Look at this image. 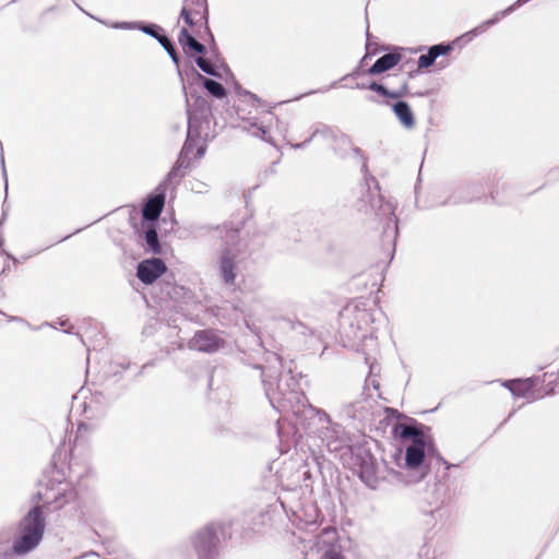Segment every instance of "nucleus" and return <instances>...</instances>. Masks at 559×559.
I'll use <instances>...</instances> for the list:
<instances>
[{
    "mask_svg": "<svg viewBox=\"0 0 559 559\" xmlns=\"http://www.w3.org/2000/svg\"><path fill=\"white\" fill-rule=\"evenodd\" d=\"M204 1L186 0L181 16L189 26L197 25L204 20Z\"/></svg>",
    "mask_w": 559,
    "mask_h": 559,
    "instance_id": "obj_5",
    "label": "nucleus"
},
{
    "mask_svg": "<svg viewBox=\"0 0 559 559\" xmlns=\"http://www.w3.org/2000/svg\"><path fill=\"white\" fill-rule=\"evenodd\" d=\"M238 254L235 250L223 251L218 259V267L225 283L231 284L236 278V264Z\"/></svg>",
    "mask_w": 559,
    "mask_h": 559,
    "instance_id": "obj_4",
    "label": "nucleus"
},
{
    "mask_svg": "<svg viewBox=\"0 0 559 559\" xmlns=\"http://www.w3.org/2000/svg\"><path fill=\"white\" fill-rule=\"evenodd\" d=\"M143 31L152 36H155L158 38L159 43L163 45V47L168 51V53L170 55L171 59L178 63V59H177V56L174 51V48L170 44V41L164 37V36H157L154 31L151 28V27H143Z\"/></svg>",
    "mask_w": 559,
    "mask_h": 559,
    "instance_id": "obj_13",
    "label": "nucleus"
},
{
    "mask_svg": "<svg viewBox=\"0 0 559 559\" xmlns=\"http://www.w3.org/2000/svg\"><path fill=\"white\" fill-rule=\"evenodd\" d=\"M400 449L395 455L397 471L392 475L404 485L423 480L430 471V461L437 453L432 436L419 426L400 424L395 427Z\"/></svg>",
    "mask_w": 559,
    "mask_h": 559,
    "instance_id": "obj_1",
    "label": "nucleus"
},
{
    "mask_svg": "<svg viewBox=\"0 0 559 559\" xmlns=\"http://www.w3.org/2000/svg\"><path fill=\"white\" fill-rule=\"evenodd\" d=\"M370 88H371L372 91H376V92H378V93L382 94V95H388L386 90H385L382 85H380V84L372 83V84L370 85Z\"/></svg>",
    "mask_w": 559,
    "mask_h": 559,
    "instance_id": "obj_18",
    "label": "nucleus"
},
{
    "mask_svg": "<svg viewBox=\"0 0 559 559\" xmlns=\"http://www.w3.org/2000/svg\"><path fill=\"white\" fill-rule=\"evenodd\" d=\"M190 346L200 352H212L221 346V338L214 332L202 331L194 335Z\"/></svg>",
    "mask_w": 559,
    "mask_h": 559,
    "instance_id": "obj_6",
    "label": "nucleus"
},
{
    "mask_svg": "<svg viewBox=\"0 0 559 559\" xmlns=\"http://www.w3.org/2000/svg\"><path fill=\"white\" fill-rule=\"evenodd\" d=\"M498 21V17L493 19V20H489L487 22H485L481 26L475 28L472 34L473 36L477 35L478 33L480 32H484L487 27H489L490 25L495 24L496 22Z\"/></svg>",
    "mask_w": 559,
    "mask_h": 559,
    "instance_id": "obj_17",
    "label": "nucleus"
},
{
    "mask_svg": "<svg viewBox=\"0 0 559 559\" xmlns=\"http://www.w3.org/2000/svg\"><path fill=\"white\" fill-rule=\"evenodd\" d=\"M164 205V195L157 194L151 198L144 206L143 215L146 219H156Z\"/></svg>",
    "mask_w": 559,
    "mask_h": 559,
    "instance_id": "obj_10",
    "label": "nucleus"
},
{
    "mask_svg": "<svg viewBox=\"0 0 559 559\" xmlns=\"http://www.w3.org/2000/svg\"><path fill=\"white\" fill-rule=\"evenodd\" d=\"M401 60L400 55L396 53H388L381 57L376 61V63L370 68V73L378 74L382 73L386 70L392 69L394 66L399 63Z\"/></svg>",
    "mask_w": 559,
    "mask_h": 559,
    "instance_id": "obj_9",
    "label": "nucleus"
},
{
    "mask_svg": "<svg viewBox=\"0 0 559 559\" xmlns=\"http://www.w3.org/2000/svg\"><path fill=\"white\" fill-rule=\"evenodd\" d=\"M197 64L205 73L214 75V76H221V73L218 72V70L214 66H212L209 61H206L204 58L199 57L197 59Z\"/></svg>",
    "mask_w": 559,
    "mask_h": 559,
    "instance_id": "obj_15",
    "label": "nucleus"
},
{
    "mask_svg": "<svg viewBox=\"0 0 559 559\" xmlns=\"http://www.w3.org/2000/svg\"><path fill=\"white\" fill-rule=\"evenodd\" d=\"M330 559H343V558H342V557H340V556H333V557H331Z\"/></svg>",
    "mask_w": 559,
    "mask_h": 559,
    "instance_id": "obj_24",
    "label": "nucleus"
},
{
    "mask_svg": "<svg viewBox=\"0 0 559 559\" xmlns=\"http://www.w3.org/2000/svg\"><path fill=\"white\" fill-rule=\"evenodd\" d=\"M450 50L449 46L443 45H436L432 46L427 55H421L418 59V67L419 68H428L431 66L437 57L441 55H445Z\"/></svg>",
    "mask_w": 559,
    "mask_h": 559,
    "instance_id": "obj_11",
    "label": "nucleus"
},
{
    "mask_svg": "<svg viewBox=\"0 0 559 559\" xmlns=\"http://www.w3.org/2000/svg\"><path fill=\"white\" fill-rule=\"evenodd\" d=\"M44 520L39 508H34L23 519L19 526L17 534L13 543V549L16 554H25L34 549L40 542L44 533Z\"/></svg>",
    "mask_w": 559,
    "mask_h": 559,
    "instance_id": "obj_2",
    "label": "nucleus"
},
{
    "mask_svg": "<svg viewBox=\"0 0 559 559\" xmlns=\"http://www.w3.org/2000/svg\"><path fill=\"white\" fill-rule=\"evenodd\" d=\"M179 43L186 49L189 48L194 52L201 53L204 50V46L194 39V37L183 27L179 35Z\"/></svg>",
    "mask_w": 559,
    "mask_h": 559,
    "instance_id": "obj_12",
    "label": "nucleus"
},
{
    "mask_svg": "<svg viewBox=\"0 0 559 559\" xmlns=\"http://www.w3.org/2000/svg\"><path fill=\"white\" fill-rule=\"evenodd\" d=\"M515 5L509 8L507 11L502 12L501 15H506L507 13L511 12Z\"/></svg>",
    "mask_w": 559,
    "mask_h": 559,
    "instance_id": "obj_20",
    "label": "nucleus"
},
{
    "mask_svg": "<svg viewBox=\"0 0 559 559\" xmlns=\"http://www.w3.org/2000/svg\"><path fill=\"white\" fill-rule=\"evenodd\" d=\"M112 27H115V28H129V27H131V25L128 24V23H122V24H114Z\"/></svg>",
    "mask_w": 559,
    "mask_h": 559,
    "instance_id": "obj_19",
    "label": "nucleus"
},
{
    "mask_svg": "<svg viewBox=\"0 0 559 559\" xmlns=\"http://www.w3.org/2000/svg\"><path fill=\"white\" fill-rule=\"evenodd\" d=\"M393 111L405 128L412 129L415 126L414 115L408 104L399 102L393 105Z\"/></svg>",
    "mask_w": 559,
    "mask_h": 559,
    "instance_id": "obj_7",
    "label": "nucleus"
},
{
    "mask_svg": "<svg viewBox=\"0 0 559 559\" xmlns=\"http://www.w3.org/2000/svg\"><path fill=\"white\" fill-rule=\"evenodd\" d=\"M528 0H519L515 5H521L522 3L527 2Z\"/></svg>",
    "mask_w": 559,
    "mask_h": 559,
    "instance_id": "obj_21",
    "label": "nucleus"
},
{
    "mask_svg": "<svg viewBox=\"0 0 559 559\" xmlns=\"http://www.w3.org/2000/svg\"><path fill=\"white\" fill-rule=\"evenodd\" d=\"M166 272L165 263L157 258L142 261L138 266V277L144 284H152Z\"/></svg>",
    "mask_w": 559,
    "mask_h": 559,
    "instance_id": "obj_3",
    "label": "nucleus"
},
{
    "mask_svg": "<svg viewBox=\"0 0 559 559\" xmlns=\"http://www.w3.org/2000/svg\"><path fill=\"white\" fill-rule=\"evenodd\" d=\"M203 534L209 538L211 537V532H204Z\"/></svg>",
    "mask_w": 559,
    "mask_h": 559,
    "instance_id": "obj_23",
    "label": "nucleus"
},
{
    "mask_svg": "<svg viewBox=\"0 0 559 559\" xmlns=\"http://www.w3.org/2000/svg\"><path fill=\"white\" fill-rule=\"evenodd\" d=\"M204 86L215 97L222 98L225 96V88L213 80L206 79L204 81Z\"/></svg>",
    "mask_w": 559,
    "mask_h": 559,
    "instance_id": "obj_14",
    "label": "nucleus"
},
{
    "mask_svg": "<svg viewBox=\"0 0 559 559\" xmlns=\"http://www.w3.org/2000/svg\"><path fill=\"white\" fill-rule=\"evenodd\" d=\"M504 385L511 391V393L519 397H531V390L534 383L531 379L526 380H513L506 382Z\"/></svg>",
    "mask_w": 559,
    "mask_h": 559,
    "instance_id": "obj_8",
    "label": "nucleus"
},
{
    "mask_svg": "<svg viewBox=\"0 0 559 559\" xmlns=\"http://www.w3.org/2000/svg\"><path fill=\"white\" fill-rule=\"evenodd\" d=\"M147 246L155 252L159 250L157 233L155 229H148L145 234Z\"/></svg>",
    "mask_w": 559,
    "mask_h": 559,
    "instance_id": "obj_16",
    "label": "nucleus"
},
{
    "mask_svg": "<svg viewBox=\"0 0 559 559\" xmlns=\"http://www.w3.org/2000/svg\"><path fill=\"white\" fill-rule=\"evenodd\" d=\"M338 140H340L342 143H345V142H346V139H345L344 136H341Z\"/></svg>",
    "mask_w": 559,
    "mask_h": 559,
    "instance_id": "obj_22",
    "label": "nucleus"
}]
</instances>
